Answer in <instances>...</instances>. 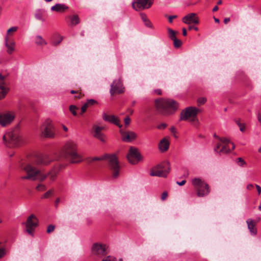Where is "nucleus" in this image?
<instances>
[{
    "instance_id": "412c9836",
    "label": "nucleus",
    "mask_w": 261,
    "mask_h": 261,
    "mask_svg": "<svg viewBox=\"0 0 261 261\" xmlns=\"http://www.w3.org/2000/svg\"><path fill=\"white\" fill-rule=\"evenodd\" d=\"M120 133L122 136V140L125 142H130L137 137L136 134L133 132H124L120 130Z\"/></svg>"
},
{
    "instance_id": "6e6d98bb",
    "label": "nucleus",
    "mask_w": 261,
    "mask_h": 261,
    "mask_svg": "<svg viewBox=\"0 0 261 261\" xmlns=\"http://www.w3.org/2000/svg\"><path fill=\"white\" fill-rule=\"evenodd\" d=\"M6 76L3 75L2 74H0V82H4V80L6 79Z\"/></svg>"
},
{
    "instance_id": "9b49d317",
    "label": "nucleus",
    "mask_w": 261,
    "mask_h": 261,
    "mask_svg": "<svg viewBox=\"0 0 261 261\" xmlns=\"http://www.w3.org/2000/svg\"><path fill=\"white\" fill-rule=\"evenodd\" d=\"M3 139L6 142L7 145L9 147L17 146L20 141L18 131L16 129L7 132L4 135Z\"/></svg>"
},
{
    "instance_id": "13d9d810",
    "label": "nucleus",
    "mask_w": 261,
    "mask_h": 261,
    "mask_svg": "<svg viewBox=\"0 0 261 261\" xmlns=\"http://www.w3.org/2000/svg\"><path fill=\"white\" fill-rule=\"evenodd\" d=\"M177 184L179 186H183L186 183V180H182L180 182H179V181H177Z\"/></svg>"
},
{
    "instance_id": "37998d69",
    "label": "nucleus",
    "mask_w": 261,
    "mask_h": 261,
    "mask_svg": "<svg viewBox=\"0 0 261 261\" xmlns=\"http://www.w3.org/2000/svg\"><path fill=\"white\" fill-rule=\"evenodd\" d=\"M101 261H117L115 257L111 256H108L103 258Z\"/></svg>"
},
{
    "instance_id": "ddd939ff",
    "label": "nucleus",
    "mask_w": 261,
    "mask_h": 261,
    "mask_svg": "<svg viewBox=\"0 0 261 261\" xmlns=\"http://www.w3.org/2000/svg\"><path fill=\"white\" fill-rule=\"evenodd\" d=\"M105 129L106 127L103 126H98L97 125H93L92 132L93 137L102 143L106 142L107 137L106 135L102 133V130Z\"/></svg>"
},
{
    "instance_id": "393cba45",
    "label": "nucleus",
    "mask_w": 261,
    "mask_h": 261,
    "mask_svg": "<svg viewBox=\"0 0 261 261\" xmlns=\"http://www.w3.org/2000/svg\"><path fill=\"white\" fill-rule=\"evenodd\" d=\"M5 46L7 48V52L9 54H11L13 51L14 50L15 43L14 41H9L8 39V37L6 36L5 37Z\"/></svg>"
},
{
    "instance_id": "680f3d73",
    "label": "nucleus",
    "mask_w": 261,
    "mask_h": 261,
    "mask_svg": "<svg viewBox=\"0 0 261 261\" xmlns=\"http://www.w3.org/2000/svg\"><path fill=\"white\" fill-rule=\"evenodd\" d=\"M219 8L217 6H215L213 9V12H216L218 11Z\"/></svg>"
},
{
    "instance_id": "bb28decb",
    "label": "nucleus",
    "mask_w": 261,
    "mask_h": 261,
    "mask_svg": "<svg viewBox=\"0 0 261 261\" xmlns=\"http://www.w3.org/2000/svg\"><path fill=\"white\" fill-rule=\"evenodd\" d=\"M9 91L5 82H0V99L4 98Z\"/></svg>"
},
{
    "instance_id": "774afa93",
    "label": "nucleus",
    "mask_w": 261,
    "mask_h": 261,
    "mask_svg": "<svg viewBox=\"0 0 261 261\" xmlns=\"http://www.w3.org/2000/svg\"><path fill=\"white\" fill-rule=\"evenodd\" d=\"M258 121L261 123V113H259L258 115Z\"/></svg>"
},
{
    "instance_id": "8fccbe9b",
    "label": "nucleus",
    "mask_w": 261,
    "mask_h": 261,
    "mask_svg": "<svg viewBox=\"0 0 261 261\" xmlns=\"http://www.w3.org/2000/svg\"><path fill=\"white\" fill-rule=\"evenodd\" d=\"M124 123L125 125H127L130 123V119L128 116H126L124 120Z\"/></svg>"
},
{
    "instance_id": "79ce46f5",
    "label": "nucleus",
    "mask_w": 261,
    "mask_h": 261,
    "mask_svg": "<svg viewBox=\"0 0 261 261\" xmlns=\"http://www.w3.org/2000/svg\"><path fill=\"white\" fill-rule=\"evenodd\" d=\"M206 101L205 97H200L197 99V103L199 105H203Z\"/></svg>"
},
{
    "instance_id": "a878e982",
    "label": "nucleus",
    "mask_w": 261,
    "mask_h": 261,
    "mask_svg": "<svg viewBox=\"0 0 261 261\" xmlns=\"http://www.w3.org/2000/svg\"><path fill=\"white\" fill-rule=\"evenodd\" d=\"M169 141L165 138L161 140L159 144V148L162 151L167 150L169 148Z\"/></svg>"
},
{
    "instance_id": "473e14b6",
    "label": "nucleus",
    "mask_w": 261,
    "mask_h": 261,
    "mask_svg": "<svg viewBox=\"0 0 261 261\" xmlns=\"http://www.w3.org/2000/svg\"><path fill=\"white\" fill-rule=\"evenodd\" d=\"M168 32L169 37L170 38V39L173 40L176 38V34L177 33L175 31H174V30H172L170 28H168Z\"/></svg>"
},
{
    "instance_id": "a211bd4d",
    "label": "nucleus",
    "mask_w": 261,
    "mask_h": 261,
    "mask_svg": "<svg viewBox=\"0 0 261 261\" xmlns=\"http://www.w3.org/2000/svg\"><path fill=\"white\" fill-rule=\"evenodd\" d=\"M153 0H137L132 4L133 8L136 11L148 9L153 4Z\"/></svg>"
},
{
    "instance_id": "9d476101",
    "label": "nucleus",
    "mask_w": 261,
    "mask_h": 261,
    "mask_svg": "<svg viewBox=\"0 0 261 261\" xmlns=\"http://www.w3.org/2000/svg\"><path fill=\"white\" fill-rule=\"evenodd\" d=\"M40 131L42 137L53 138L55 135V129L52 121L50 119L45 120L41 126Z\"/></svg>"
},
{
    "instance_id": "4468645a",
    "label": "nucleus",
    "mask_w": 261,
    "mask_h": 261,
    "mask_svg": "<svg viewBox=\"0 0 261 261\" xmlns=\"http://www.w3.org/2000/svg\"><path fill=\"white\" fill-rule=\"evenodd\" d=\"M38 220L33 214L31 215L25 222L26 231L33 236L35 228L38 226Z\"/></svg>"
},
{
    "instance_id": "bf43d9fd",
    "label": "nucleus",
    "mask_w": 261,
    "mask_h": 261,
    "mask_svg": "<svg viewBox=\"0 0 261 261\" xmlns=\"http://www.w3.org/2000/svg\"><path fill=\"white\" fill-rule=\"evenodd\" d=\"M229 21H230V18L229 17L225 18L224 19V22L225 24H227Z\"/></svg>"
},
{
    "instance_id": "f3484780",
    "label": "nucleus",
    "mask_w": 261,
    "mask_h": 261,
    "mask_svg": "<svg viewBox=\"0 0 261 261\" xmlns=\"http://www.w3.org/2000/svg\"><path fill=\"white\" fill-rule=\"evenodd\" d=\"M127 158L130 164H136L140 160L141 154L139 153L136 148L131 147L129 148Z\"/></svg>"
},
{
    "instance_id": "7c9ffc66",
    "label": "nucleus",
    "mask_w": 261,
    "mask_h": 261,
    "mask_svg": "<svg viewBox=\"0 0 261 261\" xmlns=\"http://www.w3.org/2000/svg\"><path fill=\"white\" fill-rule=\"evenodd\" d=\"M234 121L239 127L240 131H241L242 132H244L246 128L245 124L244 123H242L241 122V120L239 119H235Z\"/></svg>"
},
{
    "instance_id": "dca6fc26",
    "label": "nucleus",
    "mask_w": 261,
    "mask_h": 261,
    "mask_svg": "<svg viewBox=\"0 0 261 261\" xmlns=\"http://www.w3.org/2000/svg\"><path fill=\"white\" fill-rule=\"evenodd\" d=\"M15 117V113L12 111L0 114V124L2 126H6L9 125L13 121Z\"/></svg>"
},
{
    "instance_id": "3c124183",
    "label": "nucleus",
    "mask_w": 261,
    "mask_h": 261,
    "mask_svg": "<svg viewBox=\"0 0 261 261\" xmlns=\"http://www.w3.org/2000/svg\"><path fill=\"white\" fill-rule=\"evenodd\" d=\"M167 126V124L165 123H161L160 125H158V128L159 129H164Z\"/></svg>"
},
{
    "instance_id": "5701e85b",
    "label": "nucleus",
    "mask_w": 261,
    "mask_h": 261,
    "mask_svg": "<svg viewBox=\"0 0 261 261\" xmlns=\"http://www.w3.org/2000/svg\"><path fill=\"white\" fill-rule=\"evenodd\" d=\"M246 223L250 233L255 236L257 234V229L255 227L256 222L252 219H248L246 220Z\"/></svg>"
},
{
    "instance_id": "09e8293b",
    "label": "nucleus",
    "mask_w": 261,
    "mask_h": 261,
    "mask_svg": "<svg viewBox=\"0 0 261 261\" xmlns=\"http://www.w3.org/2000/svg\"><path fill=\"white\" fill-rule=\"evenodd\" d=\"M167 197H168V193H167V192L165 191L162 194L161 199L162 200H165V199H166Z\"/></svg>"
},
{
    "instance_id": "b1692460",
    "label": "nucleus",
    "mask_w": 261,
    "mask_h": 261,
    "mask_svg": "<svg viewBox=\"0 0 261 261\" xmlns=\"http://www.w3.org/2000/svg\"><path fill=\"white\" fill-rule=\"evenodd\" d=\"M50 9L54 12L63 13L68 9V7L63 4H57L52 6Z\"/></svg>"
},
{
    "instance_id": "2f4dec72",
    "label": "nucleus",
    "mask_w": 261,
    "mask_h": 261,
    "mask_svg": "<svg viewBox=\"0 0 261 261\" xmlns=\"http://www.w3.org/2000/svg\"><path fill=\"white\" fill-rule=\"evenodd\" d=\"M57 175V172L55 170H52L51 171L47 173V176L49 177L51 180L54 181L55 180Z\"/></svg>"
},
{
    "instance_id": "c756f323",
    "label": "nucleus",
    "mask_w": 261,
    "mask_h": 261,
    "mask_svg": "<svg viewBox=\"0 0 261 261\" xmlns=\"http://www.w3.org/2000/svg\"><path fill=\"white\" fill-rule=\"evenodd\" d=\"M35 43L37 45H44L46 44V42L41 36L38 35L36 37Z\"/></svg>"
},
{
    "instance_id": "49530a36",
    "label": "nucleus",
    "mask_w": 261,
    "mask_h": 261,
    "mask_svg": "<svg viewBox=\"0 0 261 261\" xmlns=\"http://www.w3.org/2000/svg\"><path fill=\"white\" fill-rule=\"evenodd\" d=\"M55 228V226L54 225H48V226L47 227V231H46L47 232L49 233L53 232Z\"/></svg>"
},
{
    "instance_id": "864d4df0",
    "label": "nucleus",
    "mask_w": 261,
    "mask_h": 261,
    "mask_svg": "<svg viewBox=\"0 0 261 261\" xmlns=\"http://www.w3.org/2000/svg\"><path fill=\"white\" fill-rule=\"evenodd\" d=\"M177 17V16L176 15H171V16H169V17H168V20H169V22L170 23H171L172 22V20L174 19V18H175Z\"/></svg>"
},
{
    "instance_id": "0e129e2a",
    "label": "nucleus",
    "mask_w": 261,
    "mask_h": 261,
    "mask_svg": "<svg viewBox=\"0 0 261 261\" xmlns=\"http://www.w3.org/2000/svg\"><path fill=\"white\" fill-rule=\"evenodd\" d=\"M253 187V185L252 184H249L248 185H247V189L248 190H250Z\"/></svg>"
},
{
    "instance_id": "20e7f679",
    "label": "nucleus",
    "mask_w": 261,
    "mask_h": 261,
    "mask_svg": "<svg viewBox=\"0 0 261 261\" xmlns=\"http://www.w3.org/2000/svg\"><path fill=\"white\" fill-rule=\"evenodd\" d=\"M62 152L64 156L71 163H79L82 160L81 156L77 152V145L73 142L66 143Z\"/></svg>"
},
{
    "instance_id": "7ed1b4c3",
    "label": "nucleus",
    "mask_w": 261,
    "mask_h": 261,
    "mask_svg": "<svg viewBox=\"0 0 261 261\" xmlns=\"http://www.w3.org/2000/svg\"><path fill=\"white\" fill-rule=\"evenodd\" d=\"M108 160V164L112 173L113 178H116L119 176L120 166L118 159L116 154H106L101 157H94L91 158V161H97Z\"/></svg>"
},
{
    "instance_id": "39448f33",
    "label": "nucleus",
    "mask_w": 261,
    "mask_h": 261,
    "mask_svg": "<svg viewBox=\"0 0 261 261\" xmlns=\"http://www.w3.org/2000/svg\"><path fill=\"white\" fill-rule=\"evenodd\" d=\"M170 171V164L168 162L165 161L153 167L150 172L152 176L165 177Z\"/></svg>"
},
{
    "instance_id": "4be33fe9",
    "label": "nucleus",
    "mask_w": 261,
    "mask_h": 261,
    "mask_svg": "<svg viewBox=\"0 0 261 261\" xmlns=\"http://www.w3.org/2000/svg\"><path fill=\"white\" fill-rule=\"evenodd\" d=\"M223 144L222 148L219 150V155L222 154H226L231 151V150L228 147V144L230 143L232 145L231 150H233L235 148V145L233 143L230 142V141L227 139V142H221Z\"/></svg>"
},
{
    "instance_id": "c03bdc74",
    "label": "nucleus",
    "mask_w": 261,
    "mask_h": 261,
    "mask_svg": "<svg viewBox=\"0 0 261 261\" xmlns=\"http://www.w3.org/2000/svg\"><path fill=\"white\" fill-rule=\"evenodd\" d=\"M88 107H89L88 105L86 102L81 108V114L82 115L83 113H84L86 111V110Z\"/></svg>"
},
{
    "instance_id": "cd10ccee",
    "label": "nucleus",
    "mask_w": 261,
    "mask_h": 261,
    "mask_svg": "<svg viewBox=\"0 0 261 261\" xmlns=\"http://www.w3.org/2000/svg\"><path fill=\"white\" fill-rule=\"evenodd\" d=\"M66 18L70 19V23L69 25L71 27L75 26L80 22V18L76 14L72 16H68Z\"/></svg>"
},
{
    "instance_id": "72a5a7b5",
    "label": "nucleus",
    "mask_w": 261,
    "mask_h": 261,
    "mask_svg": "<svg viewBox=\"0 0 261 261\" xmlns=\"http://www.w3.org/2000/svg\"><path fill=\"white\" fill-rule=\"evenodd\" d=\"M173 41L174 46L175 48H178L181 46V41L180 40L176 38V39L173 40Z\"/></svg>"
},
{
    "instance_id": "ea45409f",
    "label": "nucleus",
    "mask_w": 261,
    "mask_h": 261,
    "mask_svg": "<svg viewBox=\"0 0 261 261\" xmlns=\"http://www.w3.org/2000/svg\"><path fill=\"white\" fill-rule=\"evenodd\" d=\"M222 144L221 142L219 141V142L217 143L216 146L214 147V151L219 154V148L221 146Z\"/></svg>"
},
{
    "instance_id": "e433bc0d",
    "label": "nucleus",
    "mask_w": 261,
    "mask_h": 261,
    "mask_svg": "<svg viewBox=\"0 0 261 261\" xmlns=\"http://www.w3.org/2000/svg\"><path fill=\"white\" fill-rule=\"evenodd\" d=\"M46 188L45 186L44 185H42V184H39L36 187V190L39 191H44L46 190Z\"/></svg>"
},
{
    "instance_id": "423d86ee",
    "label": "nucleus",
    "mask_w": 261,
    "mask_h": 261,
    "mask_svg": "<svg viewBox=\"0 0 261 261\" xmlns=\"http://www.w3.org/2000/svg\"><path fill=\"white\" fill-rule=\"evenodd\" d=\"M170 171V164L168 162L165 161L153 167L150 172L152 176L165 177Z\"/></svg>"
},
{
    "instance_id": "5fc2aeb1",
    "label": "nucleus",
    "mask_w": 261,
    "mask_h": 261,
    "mask_svg": "<svg viewBox=\"0 0 261 261\" xmlns=\"http://www.w3.org/2000/svg\"><path fill=\"white\" fill-rule=\"evenodd\" d=\"M188 29L189 30H191L192 29H194V30H195L196 31H197L198 30V28L196 27H194V26H193V25H190L188 28Z\"/></svg>"
},
{
    "instance_id": "c85d7f7f",
    "label": "nucleus",
    "mask_w": 261,
    "mask_h": 261,
    "mask_svg": "<svg viewBox=\"0 0 261 261\" xmlns=\"http://www.w3.org/2000/svg\"><path fill=\"white\" fill-rule=\"evenodd\" d=\"M140 16H141L142 20H143V21L144 23V24L147 27L152 28V24L151 22H150V21L148 19L147 16L144 13H141L140 14Z\"/></svg>"
},
{
    "instance_id": "a19ab883",
    "label": "nucleus",
    "mask_w": 261,
    "mask_h": 261,
    "mask_svg": "<svg viewBox=\"0 0 261 261\" xmlns=\"http://www.w3.org/2000/svg\"><path fill=\"white\" fill-rule=\"evenodd\" d=\"M214 137L216 138H217L220 142H227V139L226 138H220L218 136H217L216 134L214 135Z\"/></svg>"
},
{
    "instance_id": "4d7b16f0",
    "label": "nucleus",
    "mask_w": 261,
    "mask_h": 261,
    "mask_svg": "<svg viewBox=\"0 0 261 261\" xmlns=\"http://www.w3.org/2000/svg\"><path fill=\"white\" fill-rule=\"evenodd\" d=\"M255 187L257 190L258 193L259 194H260L261 193V187L259 186H258V185H255Z\"/></svg>"
},
{
    "instance_id": "f257e3e1",
    "label": "nucleus",
    "mask_w": 261,
    "mask_h": 261,
    "mask_svg": "<svg viewBox=\"0 0 261 261\" xmlns=\"http://www.w3.org/2000/svg\"><path fill=\"white\" fill-rule=\"evenodd\" d=\"M51 161L48 155H41L37 156L33 162L22 165L21 169L26 172L27 175L22 176L21 177V179L35 180L38 177V179L40 180H44L47 177V174H44L42 173L40 170L35 167V165H47Z\"/></svg>"
},
{
    "instance_id": "58836bf2",
    "label": "nucleus",
    "mask_w": 261,
    "mask_h": 261,
    "mask_svg": "<svg viewBox=\"0 0 261 261\" xmlns=\"http://www.w3.org/2000/svg\"><path fill=\"white\" fill-rule=\"evenodd\" d=\"M53 193V190H49L42 196V198H47Z\"/></svg>"
},
{
    "instance_id": "f8f14e48",
    "label": "nucleus",
    "mask_w": 261,
    "mask_h": 261,
    "mask_svg": "<svg viewBox=\"0 0 261 261\" xmlns=\"http://www.w3.org/2000/svg\"><path fill=\"white\" fill-rule=\"evenodd\" d=\"M108 247L103 244L95 243L91 247V254L98 258H101L108 254Z\"/></svg>"
},
{
    "instance_id": "f704fd0d",
    "label": "nucleus",
    "mask_w": 261,
    "mask_h": 261,
    "mask_svg": "<svg viewBox=\"0 0 261 261\" xmlns=\"http://www.w3.org/2000/svg\"><path fill=\"white\" fill-rule=\"evenodd\" d=\"M77 109H78V108L75 106L71 105L69 107V110L74 116H76L77 114L76 112Z\"/></svg>"
},
{
    "instance_id": "0eeeda50",
    "label": "nucleus",
    "mask_w": 261,
    "mask_h": 261,
    "mask_svg": "<svg viewBox=\"0 0 261 261\" xmlns=\"http://www.w3.org/2000/svg\"><path fill=\"white\" fill-rule=\"evenodd\" d=\"M170 171V164L168 162L165 161L153 167L150 172L152 176L165 177Z\"/></svg>"
},
{
    "instance_id": "de8ad7c7",
    "label": "nucleus",
    "mask_w": 261,
    "mask_h": 261,
    "mask_svg": "<svg viewBox=\"0 0 261 261\" xmlns=\"http://www.w3.org/2000/svg\"><path fill=\"white\" fill-rule=\"evenodd\" d=\"M17 29H18V28L17 27H12L8 30L7 34H9L10 33L12 32H16L17 30Z\"/></svg>"
},
{
    "instance_id": "a18cd8bd",
    "label": "nucleus",
    "mask_w": 261,
    "mask_h": 261,
    "mask_svg": "<svg viewBox=\"0 0 261 261\" xmlns=\"http://www.w3.org/2000/svg\"><path fill=\"white\" fill-rule=\"evenodd\" d=\"M76 95L74 96V97L77 99L82 98L84 95V94L81 92V89L78 90V93H76Z\"/></svg>"
},
{
    "instance_id": "2eb2a0df",
    "label": "nucleus",
    "mask_w": 261,
    "mask_h": 261,
    "mask_svg": "<svg viewBox=\"0 0 261 261\" xmlns=\"http://www.w3.org/2000/svg\"><path fill=\"white\" fill-rule=\"evenodd\" d=\"M124 92L122 81L119 79L113 81L111 85L110 93L112 96L115 94H121Z\"/></svg>"
},
{
    "instance_id": "603ef678",
    "label": "nucleus",
    "mask_w": 261,
    "mask_h": 261,
    "mask_svg": "<svg viewBox=\"0 0 261 261\" xmlns=\"http://www.w3.org/2000/svg\"><path fill=\"white\" fill-rule=\"evenodd\" d=\"M154 93H155V94L160 95L162 94V90L160 89H155L154 90Z\"/></svg>"
},
{
    "instance_id": "1a4fd4ad",
    "label": "nucleus",
    "mask_w": 261,
    "mask_h": 261,
    "mask_svg": "<svg viewBox=\"0 0 261 261\" xmlns=\"http://www.w3.org/2000/svg\"><path fill=\"white\" fill-rule=\"evenodd\" d=\"M199 109L195 107H189L182 111L180 115V121H187L190 122L197 121V115L199 112Z\"/></svg>"
},
{
    "instance_id": "4c0bfd02",
    "label": "nucleus",
    "mask_w": 261,
    "mask_h": 261,
    "mask_svg": "<svg viewBox=\"0 0 261 261\" xmlns=\"http://www.w3.org/2000/svg\"><path fill=\"white\" fill-rule=\"evenodd\" d=\"M86 103L88 105L89 107L93 106L97 103V101L93 99H88Z\"/></svg>"
},
{
    "instance_id": "6ab92c4d",
    "label": "nucleus",
    "mask_w": 261,
    "mask_h": 261,
    "mask_svg": "<svg viewBox=\"0 0 261 261\" xmlns=\"http://www.w3.org/2000/svg\"><path fill=\"white\" fill-rule=\"evenodd\" d=\"M102 119L104 121L106 122H108L111 123H113L119 127L121 128L122 127V125L120 124V120L114 115H109L107 114L106 113H103L102 116Z\"/></svg>"
},
{
    "instance_id": "f03ea898",
    "label": "nucleus",
    "mask_w": 261,
    "mask_h": 261,
    "mask_svg": "<svg viewBox=\"0 0 261 261\" xmlns=\"http://www.w3.org/2000/svg\"><path fill=\"white\" fill-rule=\"evenodd\" d=\"M157 110L164 115H170L174 113L178 107V103L170 99L160 98L155 101Z\"/></svg>"
},
{
    "instance_id": "69168bd1",
    "label": "nucleus",
    "mask_w": 261,
    "mask_h": 261,
    "mask_svg": "<svg viewBox=\"0 0 261 261\" xmlns=\"http://www.w3.org/2000/svg\"><path fill=\"white\" fill-rule=\"evenodd\" d=\"M170 130L172 133H175V128L174 127H172L171 128H170Z\"/></svg>"
},
{
    "instance_id": "aec40b11",
    "label": "nucleus",
    "mask_w": 261,
    "mask_h": 261,
    "mask_svg": "<svg viewBox=\"0 0 261 261\" xmlns=\"http://www.w3.org/2000/svg\"><path fill=\"white\" fill-rule=\"evenodd\" d=\"M182 22L188 24L191 23L197 24L199 23V19L196 13H192L184 16L182 18Z\"/></svg>"
},
{
    "instance_id": "052dcab7",
    "label": "nucleus",
    "mask_w": 261,
    "mask_h": 261,
    "mask_svg": "<svg viewBox=\"0 0 261 261\" xmlns=\"http://www.w3.org/2000/svg\"><path fill=\"white\" fill-rule=\"evenodd\" d=\"M182 35L184 36H186L187 35V31H186V29L185 28H183L182 29Z\"/></svg>"
},
{
    "instance_id": "6e6552de",
    "label": "nucleus",
    "mask_w": 261,
    "mask_h": 261,
    "mask_svg": "<svg viewBox=\"0 0 261 261\" xmlns=\"http://www.w3.org/2000/svg\"><path fill=\"white\" fill-rule=\"evenodd\" d=\"M192 182L196 191L197 196L204 197L210 193V189L208 184L200 178H195L192 180Z\"/></svg>"
},
{
    "instance_id": "c9c22d12",
    "label": "nucleus",
    "mask_w": 261,
    "mask_h": 261,
    "mask_svg": "<svg viewBox=\"0 0 261 261\" xmlns=\"http://www.w3.org/2000/svg\"><path fill=\"white\" fill-rule=\"evenodd\" d=\"M237 162L239 165V166L241 167H243L245 165H246L245 161L241 158H238L237 159Z\"/></svg>"
},
{
    "instance_id": "338daca9",
    "label": "nucleus",
    "mask_w": 261,
    "mask_h": 261,
    "mask_svg": "<svg viewBox=\"0 0 261 261\" xmlns=\"http://www.w3.org/2000/svg\"><path fill=\"white\" fill-rule=\"evenodd\" d=\"M76 93H78V90L75 91V90H72L70 91V93H71V94H76Z\"/></svg>"
},
{
    "instance_id": "e2e57ef3",
    "label": "nucleus",
    "mask_w": 261,
    "mask_h": 261,
    "mask_svg": "<svg viewBox=\"0 0 261 261\" xmlns=\"http://www.w3.org/2000/svg\"><path fill=\"white\" fill-rule=\"evenodd\" d=\"M60 202V198H57L55 201V206L57 207L59 202Z\"/></svg>"
}]
</instances>
